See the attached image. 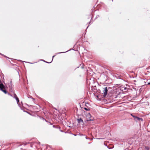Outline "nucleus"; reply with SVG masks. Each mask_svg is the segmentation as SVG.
I'll use <instances>...</instances> for the list:
<instances>
[{"mask_svg":"<svg viewBox=\"0 0 150 150\" xmlns=\"http://www.w3.org/2000/svg\"><path fill=\"white\" fill-rule=\"evenodd\" d=\"M5 86L3 83H0V90L3 92L5 94H6L8 93L7 91L5 89H4L3 88H4Z\"/></svg>","mask_w":150,"mask_h":150,"instance_id":"1","label":"nucleus"},{"mask_svg":"<svg viewBox=\"0 0 150 150\" xmlns=\"http://www.w3.org/2000/svg\"><path fill=\"white\" fill-rule=\"evenodd\" d=\"M110 88V87L107 88V87H105L103 88V97H105L108 93V89Z\"/></svg>","mask_w":150,"mask_h":150,"instance_id":"2","label":"nucleus"},{"mask_svg":"<svg viewBox=\"0 0 150 150\" xmlns=\"http://www.w3.org/2000/svg\"><path fill=\"white\" fill-rule=\"evenodd\" d=\"M10 84L8 86L10 91L11 92H13V85L12 84V81H10Z\"/></svg>","mask_w":150,"mask_h":150,"instance_id":"3","label":"nucleus"},{"mask_svg":"<svg viewBox=\"0 0 150 150\" xmlns=\"http://www.w3.org/2000/svg\"><path fill=\"white\" fill-rule=\"evenodd\" d=\"M87 117H88V118H87V120H85V121L86 122V121L88 122L90 121H93L94 120L93 119H91L90 118L91 117V115L90 113H88V114H87Z\"/></svg>","mask_w":150,"mask_h":150,"instance_id":"4","label":"nucleus"},{"mask_svg":"<svg viewBox=\"0 0 150 150\" xmlns=\"http://www.w3.org/2000/svg\"><path fill=\"white\" fill-rule=\"evenodd\" d=\"M136 122H138L139 121H143V119L142 118L139 117L137 116L135 117V119L134 120Z\"/></svg>","mask_w":150,"mask_h":150,"instance_id":"5","label":"nucleus"},{"mask_svg":"<svg viewBox=\"0 0 150 150\" xmlns=\"http://www.w3.org/2000/svg\"><path fill=\"white\" fill-rule=\"evenodd\" d=\"M16 101H17V103L18 105L19 106L20 108L22 110H23V111L24 112H27L29 114V113L28 112H26V111H25V110H23V108H22L20 106V104H19V98H18L17 99H16Z\"/></svg>","mask_w":150,"mask_h":150,"instance_id":"6","label":"nucleus"},{"mask_svg":"<svg viewBox=\"0 0 150 150\" xmlns=\"http://www.w3.org/2000/svg\"><path fill=\"white\" fill-rule=\"evenodd\" d=\"M87 104L89 105V104L88 103H85V106L86 107H85L84 108V109L86 111H89L90 110V108L88 107L87 105Z\"/></svg>","mask_w":150,"mask_h":150,"instance_id":"7","label":"nucleus"},{"mask_svg":"<svg viewBox=\"0 0 150 150\" xmlns=\"http://www.w3.org/2000/svg\"><path fill=\"white\" fill-rule=\"evenodd\" d=\"M78 122L79 124H80L82 122L83 124H84V122L83 120L81 118L79 119H77Z\"/></svg>","mask_w":150,"mask_h":150,"instance_id":"8","label":"nucleus"},{"mask_svg":"<svg viewBox=\"0 0 150 150\" xmlns=\"http://www.w3.org/2000/svg\"><path fill=\"white\" fill-rule=\"evenodd\" d=\"M53 127L54 128L58 129H61V127H60L56 125H53Z\"/></svg>","mask_w":150,"mask_h":150,"instance_id":"9","label":"nucleus"},{"mask_svg":"<svg viewBox=\"0 0 150 150\" xmlns=\"http://www.w3.org/2000/svg\"><path fill=\"white\" fill-rule=\"evenodd\" d=\"M37 116L41 120H43L45 121L46 122H47V121L43 117H41L40 116H39V115H38Z\"/></svg>","mask_w":150,"mask_h":150,"instance_id":"10","label":"nucleus"},{"mask_svg":"<svg viewBox=\"0 0 150 150\" xmlns=\"http://www.w3.org/2000/svg\"><path fill=\"white\" fill-rule=\"evenodd\" d=\"M70 50H67V51H66V52H58V53H57L55 54L56 55H57V54H61V53H66V52H68Z\"/></svg>","mask_w":150,"mask_h":150,"instance_id":"11","label":"nucleus"},{"mask_svg":"<svg viewBox=\"0 0 150 150\" xmlns=\"http://www.w3.org/2000/svg\"><path fill=\"white\" fill-rule=\"evenodd\" d=\"M0 55H2V56H4V57H5L6 58H7H7L9 59V58L8 57H7L6 56V55H4V54H2L1 53H0ZM10 59H11V58H10Z\"/></svg>","mask_w":150,"mask_h":150,"instance_id":"12","label":"nucleus"},{"mask_svg":"<svg viewBox=\"0 0 150 150\" xmlns=\"http://www.w3.org/2000/svg\"><path fill=\"white\" fill-rule=\"evenodd\" d=\"M40 61H43V62H45V63H50L51 62H47L45 60H44L43 59H40Z\"/></svg>","mask_w":150,"mask_h":150,"instance_id":"13","label":"nucleus"},{"mask_svg":"<svg viewBox=\"0 0 150 150\" xmlns=\"http://www.w3.org/2000/svg\"><path fill=\"white\" fill-rule=\"evenodd\" d=\"M18 61H21V62H23L29 63H30L31 64L34 63H30V62H25V61H21V60H18Z\"/></svg>","mask_w":150,"mask_h":150,"instance_id":"14","label":"nucleus"},{"mask_svg":"<svg viewBox=\"0 0 150 150\" xmlns=\"http://www.w3.org/2000/svg\"><path fill=\"white\" fill-rule=\"evenodd\" d=\"M85 138L86 139H88L90 141H91L92 140H93V139H92V138H88V137H87V136H86L85 137Z\"/></svg>","mask_w":150,"mask_h":150,"instance_id":"15","label":"nucleus"},{"mask_svg":"<svg viewBox=\"0 0 150 150\" xmlns=\"http://www.w3.org/2000/svg\"><path fill=\"white\" fill-rule=\"evenodd\" d=\"M122 88H124V89H122V90H126L127 89V88H126V87H122Z\"/></svg>","mask_w":150,"mask_h":150,"instance_id":"16","label":"nucleus"},{"mask_svg":"<svg viewBox=\"0 0 150 150\" xmlns=\"http://www.w3.org/2000/svg\"><path fill=\"white\" fill-rule=\"evenodd\" d=\"M13 95H14V96H13V97L14 98H16V97H17V96L16 95L15 93H14Z\"/></svg>","mask_w":150,"mask_h":150,"instance_id":"17","label":"nucleus"},{"mask_svg":"<svg viewBox=\"0 0 150 150\" xmlns=\"http://www.w3.org/2000/svg\"><path fill=\"white\" fill-rule=\"evenodd\" d=\"M131 116H132V117H133L134 118V120L135 119V117H137L136 116L133 115L132 114H131Z\"/></svg>","mask_w":150,"mask_h":150,"instance_id":"18","label":"nucleus"},{"mask_svg":"<svg viewBox=\"0 0 150 150\" xmlns=\"http://www.w3.org/2000/svg\"><path fill=\"white\" fill-rule=\"evenodd\" d=\"M7 94L8 95L10 96L11 97H13V96L11 94H10V93H8H8H7Z\"/></svg>","mask_w":150,"mask_h":150,"instance_id":"19","label":"nucleus"},{"mask_svg":"<svg viewBox=\"0 0 150 150\" xmlns=\"http://www.w3.org/2000/svg\"><path fill=\"white\" fill-rule=\"evenodd\" d=\"M55 56H56V55H53V56H52V61L51 62H52V61H53L54 57H55Z\"/></svg>","mask_w":150,"mask_h":150,"instance_id":"20","label":"nucleus"},{"mask_svg":"<svg viewBox=\"0 0 150 150\" xmlns=\"http://www.w3.org/2000/svg\"><path fill=\"white\" fill-rule=\"evenodd\" d=\"M47 122H48L49 123V124L51 125H52V124L50 122H48V121H47Z\"/></svg>","mask_w":150,"mask_h":150,"instance_id":"21","label":"nucleus"},{"mask_svg":"<svg viewBox=\"0 0 150 150\" xmlns=\"http://www.w3.org/2000/svg\"><path fill=\"white\" fill-rule=\"evenodd\" d=\"M29 143H29V142L28 143H25L24 144V145H25H25H27V144H29Z\"/></svg>","mask_w":150,"mask_h":150,"instance_id":"22","label":"nucleus"},{"mask_svg":"<svg viewBox=\"0 0 150 150\" xmlns=\"http://www.w3.org/2000/svg\"><path fill=\"white\" fill-rule=\"evenodd\" d=\"M99 16V15H97L96 16V18H95V19H96V18H98V17Z\"/></svg>","mask_w":150,"mask_h":150,"instance_id":"23","label":"nucleus"},{"mask_svg":"<svg viewBox=\"0 0 150 150\" xmlns=\"http://www.w3.org/2000/svg\"><path fill=\"white\" fill-rule=\"evenodd\" d=\"M14 98L16 100V99H17L18 98V97L17 96V97H16V98Z\"/></svg>","mask_w":150,"mask_h":150,"instance_id":"24","label":"nucleus"},{"mask_svg":"<svg viewBox=\"0 0 150 150\" xmlns=\"http://www.w3.org/2000/svg\"><path fill=\"white\" fill-rule=\"evenodd\" d=\"M147 84L148 85H150V82H148L147 83Z\"/></svg>","mask_w":150,"mask_h":150,"instance_id":"25","label":"nucleus"},{"mask_svg":"<svg viewBox=\"0 0 150 150\" xmlns=\"http://www.w3.org/2000/svg\"><path fill=\"white\" fill-rule=\"evenodd\" d=\"M60 131L61 132H64L62 130H61V129H59Z\"/></svg>","mask_w":150,"mask_h":150,"instance_id":"26","label":"nucleus"},{"mask_svg":"<svg viewBox=\"0 0 150 150\" xmlns=\"http://www.w3.org/2000/svg\"><path fill=\"white\" fill-rule=\"evenodd\" d=\"M146 148L147 150H148L149 149V148L148 147H146Z\"/></svg>","mask_w":150,"mask_h":150,"instance_id":"27","label":"nucleus"},{"mask_svg":"<svg viewBox=\"0 0 150 150\" xmlns=\"http://www.w3.org/2000/svg\"><path fill=\"white\" fill-rule=\"evenodd\" d=\"M107 147V148H108V149H111V148H110V147H109L108 146Z\"/></svg>","mask_w":150,"mask_h":150,"instance_id":"28","label":"nucleus"},{"mask_svg":"<svg viewBox=\"0 0 150 150\" xmlns=\"http://www.w3.org/2000/svg\"><path fill=\"white\" fill-rule=\"evenodd\" d=\"M104 144L105 146H107V145H105V143H104Z\"/></svg>","mask_w":150,"mask_h":150,"instance_id":"29","label":"nucleus"},{"mask_svg":"<svg viewBox=\"0 0 150 150\" xmlns=\"http://www.w3.org/2000/svg\"><path fill=\"white\" fill-rule=\"evenodd\" d=\"M97 139H102V138H97Z\"/></svg>","mask_w":150,"mask_h":150,"instance_id":"30","label":"nucleus"},{"mask_svg":"<svg viewBox=\"0 0 150 150\" xmlns=\"http://www.w3.org/2000/svg\"><path fill=\"white\" fill-rule=\"evenodd\" d=\"M90 23H91V21H90V22H89V25L90 24Z\"/></svg>","mask_w":150,"mask_h":150,"instance_id":"31","label":"nucleus"},{"mask_svg":"<svg viewBox=\"0 0 150 150\" xmlns=\"http://www.w3.org/2000/svg\"><path fill=\"white\" fill-rule=\"evenodd\" d=\"M89 26V25H88V27H87V28H86V29H87L88 28V27Z\"/></svg>","mask_w":150,"mask_h":150,"instance_id":"32","label":"nucleus"},{"mask_svg":"<svg viewBox=\"0 0 150 150\" xmlns=\"http://www.w3.org/2000/svg\"><path fill=\"white\" fill-rule=\"evenodd\" d=\"M83 136H84V135H83V134H82L81 135V136H83Z\"/></svg>","mask_w":150,"mask_h":150,"instance_id":"33","label":"nucleus"},{"mask_svg":"<svg viewBox=\"0 0 150 150\" xmlns=\"http://www.w3.org/2000/svg\"><path fill=\"white\" fill-rule=\"evenodd\" d=\"M74 136H76V134H73Z\"/></svg>","mask_w":150,"mask_h":150,"instance_id":"34","label":"nucleus"},{"mask_svg":"<svg viewBox=\"0 0 150 150\" xmlns=\"http://www.w3.org/2000/svg\"><path fill=\"white\" fill-rule=\"evenodd\" d=\"M128 150V149H125L124 150Z\"/></svg>","mask_w":150,"mask_h":150,"instance_id":"35","label":"nucleus"},{"mask_svg":"<svg viewBox=\"0 0 150 150\" xmlns=\"http://www.w3.org/2000/svg\"><path fill=\"white\" fill-rule=\"evenodd\" d=\"M134 82H136V80H134Z\"/></svg>","mask_w":150,"mask_h":150,"instance_id":"36","label":"nucleus"},{"mask_svg":"<svg viewBox=\"0 0 150 150\" xmlns=\"http://www.w3.org/2000/svg\"><path fill=\"white\" fill-rule=\"evenodd\" d=\"M31 147H32V145H31Z\"/></svg>","mask_w":150,"mask_h":150,"instance_id":"37","label":"nucleus"},{"mask_svg":"<svg viewBox=\"0 0 150 150\" xmlns=\"http://www.w3.org/2000/svg\"><path fill=\"white\" fill-rule=\"evenodd\" d=\"M112 1H113V0H111Z\"/></svg>","mask_w":150,"mask_h":150,"instance_id":"38","label":"nucleus"}]
</instances>
